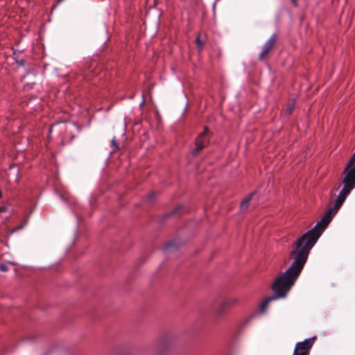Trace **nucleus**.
I'll use <instances>...</instances> for the list:
<instances>
[{"label": "nucleus", "instance_id": "nucleus-1", "mask_svg": "<svg viewBox=\"0 0 355 355\" xmlns=\"http://www.w3.org/2000/svg\"><path fill=\"white\" fill-rule=\"evenodd\" d=\"M344 175L343 187L337 196L334 207L327 210L314 228L306 232L296 241L290 254L291 258L293 259V261L289 268L276 279H297L299 277L311 249L340 208L347 196L355 188V153L349 161L344 171Z\"/></svg>", "mask_w": 355, "mask_h": 355}, {"label": "nucleus", "instance_id": "nucleus-17", "mask_svg": "<svg viewBox=\"0 0 355 355\" xmlns=\"http://www.w3.org/2000/svg\"><path fill=\"white\" fill-rule=\"evenodd\" d=\"M171 244H168L166 246V249H169L171 248Z\"/></svg>", "mask_w": 355, "mask_h": 355}, {"label": "nucleus", "instance_id": "nucleus-12", "mask_svg": "<svg viewBox=\"0 0 355 355\" xmlns=\"http://www.w3.org/2000/svg\"><path fill=\"white\" fill-rule=\"evenodd\" d=\"M182 209V206H178L175 210H174V214H176L178 212V211L180 209Z\"/></svg>", "mask_w": 355, "mask_h": 355}, {"label": "nucleus", "instance_id": "nucleus-4", "mask_svg": "<svg viewBox=\"0 0 355 355\" xmlns=\"http://www.w3.org/2000/svg\"><path fill=\"white\" fill-rule=\"evenodd\" d=\"M237 302L238 300L235 297H230L224 300L216 309L215 312L216 316L217 318L222 317Z\"/></svg>", "mask_w": 355, "mask_h": 355}, {"label": "nucleus", "instance_id": "nucleus-15", "mask_svg": "<svg viewBox=\"0 0 355 355\" xmlns=\"http://www.w3.org/2000/svg\"><path fill=\"white\" fill-rule=\"evenodd\" d=\"M60 198H61L63 201L67 202L66 198H65L63 196L60 195Z\"/></svg>", "mask_w": 355, "mask_h": 355}, {"label": "nucleus", "instance_id": "nucleus-10", "mask_svg": "<svg viewBox=\"0 0 355 355\" xmlns=\"http://www.w3.org/2000/svg\"><path fill=\"white\" fill-rule=\"evenodd\" d=\"M7 210V207L5 206L0 207V214Z\"/></svg>", "mask_w": 355, "mask_h": 355}, {"label": "nucleus", "instance_id": "nucleus-5", "mask_svg": "<svg viewBox=\"0 0 355 355\" xmlns=\"http://www.w3.org/2000/svg\"><path fill=\"white\" fill-rule=\"evenodd\" d=\"M276 41L275 35H272L264 44L261 52L259 54V58L263 60L269 53V51L273 48Z\"/></svg>", "mask_w": 355, "mask_h": 355}, {"label": "nucleus", "instance_id": "nucleus-6", "mask_svg": "<svg viewBox=\"0 0 355 355\" xmlns=\"http://www.w3.org/2000/svg\"><path fill=\"white\" fill-rule=\"evenodd\" d=\"M254 193V192L251 193L250 195H248L243 200V201L241 203V209L242 211H245L248 208V204L250 201L252 200Z\"/></svg>", "mask_w": 355, "mask_h": 355}, {"label": "nucleus", "instance_id": "nucleus-8", "mask_svg": "<svg viewBox=\"0 0 355 355\" xmlns=\"http://www.w3.org/2000/svg\"><path fill=\"white\" fill-rule=\"evenodd\" d=\"M111 147H112V153H114L116 152V150H119V146L118 144L116 143V140H115V138L114 137L112 139V141H111Z\"/></svg>", "mask_w": 355, "mask_h": 355}, {"label": "nucleus", "instance_id": "nucleus-7", "mask_svg": "<svg viewBox=\"0 0 355 355\" xmlns=\"http://www.w3.org/2000/svg\"><path fill=\"white\" fill-rule=\"evenodd\" d=\"M295 101L294 99L291 100L286 106V108L285 110V114L287 115L291 114V113L293 112L295 109Z\"/></svg>", "mask_w": 355, "mask_h": 355}, {"label": "nucleus", "instance_id": "nucleus-3", "mask_svg": "<svg viewBox=\"0 0 355 355\" xmlns=\"http://www.w3.org/2000/svg\"><path fill=\"white\" fill-rule=\"evenodd\" d=\"M315 338V337H313L310 339H305L302 342L297 343L295 345L293 355H309V352Z\"/></svg>", "mask_w": 355, "mask_h": 355}, {"label": "nucleus", "instance_id": "nucleus-2", "mask_svg": "<svg viewBox=\"0 0 355 355\" xmlns=\"http://www.w3.org/2000/svg\"><path fill=\"white\" fill-rule=\"evenodd\" d=\"M209 130L205 127L203 132L198 135L195 141L196 148L193 150L192 154L196 156L209 142Z\"/></svg>", "mask_w": 355, "mask_h": 355}, {"label": "nucleus", "instance_id": "nucleus-11", "mask_svg": "<svg viewBox=\"0 0 355 355\" xmlns=\"http://www.w3.org/2000/svg\"><path fill=\"white\" fill-rule=\"evenodd\" d=\"M0 269L2 270V271H6L7 270V268L5 265L2 264L0 266Z\"/></svg>", "mask_w": 355, "mask_h": 355}, {"label": "nucleus", "instance_id": "nucleus-13", "mask_svg": "<svg viewBox=\"0 0 355 355\" xmlns=\"http://www.w3.org/2000/svg\"><path fill=\"white\" fill-rule=\"evenodd\" d=\"M24 60H21L18 62V63L20 64V65H24Z\"/></svg>", "mask_w": 355, "mask_h": 355}, {"label": "nucleus", "instance_id": "nucleus-18", "mask_svg": "<svg viewBox=\"0 0 355 355\" xmlns=\"http://www.w3.org/2000/svg\"><path fill=\"white\" fill-rule=\"evenodd\" d=\"M23 226H20L18 227V229H21Z\"/></svg>", "mask_w": 355, "mask_h": 355}, {"label": "nucleus", "instance_id": "nucleus-16", "mask_svg": "<svg viewBox=\"0 0 355 355\" xmlns=\"http://www.w3.org/2000/svg\"><path fill=\"white\" fill-rule=\"evenodd\" d=\"M148 198H149L150 200H153V193L150 194L148 196Z\"/></svg>", "mask_w": 355, "mask_h": 355}, {"label": "nucleus", "instance_id": "nucleus-14", "mask_svg": "<svg viewBox=\"0 0 355 355\" xmlns=\"http://www.w3.org/2000/svg\"><path fill=\"white\" fill-rule=\"evenodd\" d=\"M292 3L295 6H297V0H291Z\"/></svg>", "mask_w": 355, "mask_h": 355}, {"label": "nucleus", "instance_id": "nucleus-9", "mask_svg": "<svg viewBox=\"0 0 355 355\" xmlns=\"http://www.w3.org/2000/svg\"><path fill=\"white\" fill-rule=\"evenodd\" d=\"M196 43L198 44V46L200 47V49H202L203 47V46H204L203 42L200 40L199 37H198L196 38Z\"/></svg>", "mask_w": 355, "mask_h": 355}]
</instances>
